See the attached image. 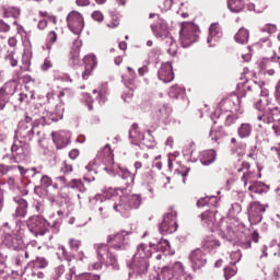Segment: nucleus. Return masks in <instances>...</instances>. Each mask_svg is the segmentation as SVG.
Wrapping results in <instances>:
<instances>
[{
  "instance_id": "f257e3e1",
  "label": "nucleus",
  "mask_w": 280,
  "mask_h": 280,
  "mask_svg": "<svg viewBox=\"0 0 280 280\" xmlns=\"http://www.w3.org/2000/svg\"><path fill=\"white\" fill-rule=\"evenodd\" d=\"M98 262H95L93 268L94 270H100L102 266H106L107 268H113V270H119V259L117 255L110 252L108 245L104 243H97L94 245Z\"/></svg>"
},
{
  "instance_id": "f03ea898",
  "label": "nucleus",
  "mask_w": 280,
  "mask_h": 280,
  "mask_svg": "<svg viewBox=\"0 0 280 280\" xmlns=\"http://www.w3.org/2000/svg\"><path fill=\"white\" fill-rule=\"evenodd\" d=\"M200 34V31L198 30V26L185 22L182 24V30L179 32V38L180 44L184 48L189 47L190 45H194V43L198 42V36Z\"/></svg>"
},
{
  "instance_id": "7ed1b4c3",
  "label": "nucleus",
  "mask_w": 280,
  "mask_h": 280,
  "mask_svg": "<svg viewBox=\"0 0 280 280\" xmlns=\"http://www.w3.org/2000/svg\"><path fill=\"white\" fill-rule=\"evenodd\" d=\"M177 215L178 212L176 209L170 208L163 217V221L160 224V231L165 234L176 233V231H178V221H176Z\"/></svg>"
},
{
  "instance_id": "20e7f679",
  "label": "nucleus",
  "mask_w": 280,
  "mask_h": 280,
  "mask_svg": "<svg viewBox=\"0 0 280 280\" xmlns=\"http://www.w3.org/2000/svg\"><path fill=\"white\" fill-rule=\"evenodd\" d=\"M130 233L126 231H120L114 234H109L107 236V244H105L108 248H113L114 250H126L128 246V235Z\"/></svg>"
},
{
  "instance_id": "39448f33",
  "label": "nucleus",
  "mask_w": 280,
  "mask_h": 280,
  "mask_svg": "<svg viewBox=\"0 0 280 280\" xmlns=\"http://www.w3.org/2000/svg\"><path fill=\"white\" fill-rule=\"evenodd\" d=\"M68 28L72 34L80 36L84 30V16L78 11H71L67 16Z\"/></svg>"
},
{
  "instance_id": "423d86ee",
  "label": "nucleus",
  "mask_w": 280,
  "mask_h": 280,
  "mask_svg": "<svg viewBox=\"0 0 280 280\" xmlns=\"http://www.w3.org/2000/svg\"><path fill=\"white\" fill-rule=\"evenodd\" d=\"M141 207V195L120 196L118 201L119 213H126L130 209Z\"/></svg>"
},
{
  "instance_id": "0eeeda50",
  "label": "nucleus",
  "mask_w": 280,
  "mask_h": 280,
  "mask_svg": "<svg viewBox=\"0 0 280 280\" xmlns=\"http://www.w3.org/2000/svg\"><path fill=\"white\" fill-rule=\"evenodd\" d=\"M266 209L267 206L261 205L259 201H253L247 209L250 224H259L264 220Z\"/></svg>"
},
{
  "instance_id": "6e6552de",
  "label": "nucleus",
  "mask_w": 280,
  "mask_h": 280,
  "mask_svg": "<svg viewBox=\"0 0 280 280\" xmlns=\"http://www.w3.org/2000/svg\"><path fill=\"white\" fill-rule=\"evenodd\" d=\"M96 209L101 218H108L113 211L119 213V202H116L115 199L100 200L96 203Z\"/></svg>"
},
{
  "instance_id": "1a4fd4ad",
  "label": "nucleus",
  "mask_w": 280,
  "mask_h": 280,
  "mask_svg": "<svg viewBox=\"0 0 280 280\" xmlns=\"http://www.w3.org/2000/svg\"><path fill=\"white\" fill-rule=\"evenodd\" d=\"M75 189H78V191H81V194L86 191V188L84 187V184H82V180L72 179L66 186H62L60 188L59 196H60V198H65V199L71 198L73 196V191H75Z\"/></svg>"
},
{
  "instance_id": "9d476101",
  "label": "nucleus",
  "mask_w": 280,
  "mask_h": 280,
  "mask_svg": "<svg viewBox=\"0 0 280 280\" xmlns=\"http://www.w3.org/2000/svg\"><path fill=\"white\" fill-rule=\"evenodd\" d=\"M16 93V83L14 81L7 82L0 89V110L5 109V105L10 103V97Z\"/></svg>"
},
{
  "instance_id": "9b49d317",
  "label": "nucleus",
  "mask_w": 280,
  "mask_h": 280,
  "mask_svg": "<svg viewBox=\"0 0 280 280\" xmlns=\"http://www.w3.org/2000/svg\"><path fill=\"white\" fill-rule=\"evenodd\" d=\"M27 228L35 236L45 235L47 228L45 226V219L43 217L34 215L31 217L27 222Z\"/></svg>"
},
{
  "instance_id": "f8f14e48",
  "label": "nucleus",
  "mask_w": 280,
  "mask_h": 280,
  "mask_svg": "<svg viewBox=\"0 0 280 280\" xmlns=\"http://www.w3.org/2000/svg\"><path fill=\"white\" fill-rule=\"evenodd\" d=\"M245 172L241 178L243 182L244 187H249V185H254V183H257V174L253 171H250V163L248 162H242V166L237 168L238 173Z\"/></svg>"
},
{
  "instance_id": "ddd939ff",
  "label": "nucleus",
  "mask_w": 280,
  "mask_h": 280,
  "mask_svg": "<svg viewBox=\"0 0 280 280\" xmlns=\"http://www.w3.org/2000/svg\"><path fill=\"white\" fill-rule=\"evenodd\" d=\"M189 259L192 264L194 270H200L203 266H207V254L202 249L197 248L191 252Z\"/></svg>"
},
{
  "instance_id": "4468645a",
  "label": "nucleus",
  "mask_w": 280,
  "mask_h": 280,
  "mask_svg": "<svg viewBox=\"0 0 280 280\" xmlns=\"http://www.w3.org/2000/svg\"><path fill=\"white\" fill-rule=\"evenodd\" d=\"M84 71L82 73L83 80H89L93 70L97 67V57L93 54H89L83 58Z\"/></svg>"
},
{
  "instance_id": "2eb2a0df",
  "label": "nucleus",
  "mask_w": 280,
  "mask_h": 280,
  "mask_svg": "<svg viewBox=\"0 0 280 280\" xmlns=\"http://www.w3.org/2000/svg\"><path fill=\"white\" fill-rule=\"evenodd\" d=\"M158 77L165 84L172 82L174 80V68L170 62L162 63L158 71Z\"/></svg>"
},
{
  "instance_id": "dca6fc26",
  "label": "nucleus",
  "mask_w": 280,
  "mask_h": 280,
  "mask_svg": "<svg viewBox=\"0 0 280 280\" xmlns=\"http://www.w3.org/2000/svg\"><path fill=\"white\" fill-rule=\"evenodd\" d=\"M172 116V107L170 105H162L160 106L153 114L152 119L153 121H162L165 124L167 119Z\"/></svg>"
},
{
  "instance_id": "f3484780",
  "label": "nucleus",
  "mask_w": 280,
  "mask_h": 280,
  "mask_svg": "<svg viewBox=\"0 0 280 280\" xmlns=\"http://www.w3.org/2000/svg\"><path fill=\"white\" fill-rule=\"evenodd\" d=\"M4 243L12 250H23L25 248V243L23 242V236L12 234L11 236H5Z\"/></svg>"
},
{
  "instance_id": "a211bd4d",
  "label": "nucleus",
  "mask_w": 280,
  "mask_h": 280,
  "mask_svg": "<svg viewBox=\"0 0 280 280\" xmlns=\"http://www.w3.org/2000/svg\"><path fill=\"white\" fill-rule=\"evenodd\" d=\"M220 38H222V30L220 28V24H211L207 39L208 45H210V47H215V43H218Z\"/></svg>"
},
{
  "instance_id": "6ab92c4d",
  "label": "nucleus",
  "mask_w": 280,
  "mask_h": 280,
  "mask_svg": "<svg viewBox=\"0 0 280 280\" xmlns=\"http://www.w3.org/2000/svg\"><path fill=\"white\" fill-rule=\"evenodd\" d=\"M75 275V269L71 268L69 271L65 269V265H60L55 269L54 280H72Z\"/></svg>"
},
{
  "instance_id": "aec40b11",
  "label": "nucleus",
  "mask_w": 280,
  "mask_h": 280,
  "mask_svg": "<svg viewBox=\"0 0 280 280\" xmlns=\"http://www.w3.org/2000/svg\"><path fill=\"white\" fill-rule=\"evenodd\" d=\"M220 246H222V243L213 235L207 236L201 243V247L208 253H212V250L220 248Z\"/></svg>"
},
{
  "instance_id": "412c9836",
  "label": "nucleus",
  "mask_w": 280,
  "mask_h": 280,
  "mask_svg": "<svg viewBox=\"0 0 280 280\" xmlns=\"http://www.w3.org/2000/svg\"><path fill=\"white\" fill-rule=\"evenodd\" d=\"M237 104H240V97L234 95L228 98H223L220 103V106L223 110L231 113L237 108Z\"/></svg>"
},
{
  "instance_id": "4be33fe9",
  "label": "nucleus",
  "mask_w": 280,
  "mask_h": 280,
  "mask_svg": "<svg viewBox=\"0 0 280 280\" xmlns=\"http://www.w3.org/2000/svg\"><path fill=\"white\" fill-rule=\"evenodd\" d=\"M148 268H150V262L145 258H137L133 257V270L137 275H145L148 272Z\"/></svg>"
},
{
  "instance_id": "5701e85b",
  "label": "nucleus",
  "mask_w": 280,
  "mask_h": 280,
  "mask_svg": "<svg viewBox=\"0 0 280 280\" xmlns=\"http://www.w3.org/2000/svg\"><path fill=\"white\" fill-rule=\"evenodd\" d=\"M14 202L19 206L15 209L13 218H25L27 215V201L21 197H14Z\"/></svg>"
},
{
  "instance_id": "b1692460",
  "label": "nucleus",
  "mask_w": 280,
  "mask_h": 280,
  "mask_svg": "<svg viewBox=\"0 0 280 280\" xmlns=\"http://www.w3.org/2000/svg\"><path fill=\"white\" fill-rule=\"evenodd\" d=\"M151 30L155 36H166L167 37V22L163 19H159V22L156 24H151Z\"/></svg>"
},
{
  "instance_id": "393cba45",
  "label": "nucleus",
  "mask_w": 280,
  "mask_h": 280,
  "mask_svg": "<svg viewBox=\"0 0 280 280\" xmlns=\"http://www.w3.org/2000/svg\"><path fill=\"white\" fill-rule=\"evenodd\" d=\"M278 60H280V57H271L270 58H264L260 62H259V69L264 72L266 71H270L271 69H277V62Z\"/></svg>"
},
{
  "instance_id": "a878e982",
  "label": "nucleus",
  "mask_w": 280,
  "mask_h": 280,
  "mask_svg": "<svg viewBox=\"0 0 280 280\" xmlns=\"http://www.w3.org/2000/svg\"><path fill=\"white\" fill-rule=\"evenodd\" d=\"M0 14H2L3 19H10L11 16L19 19V16H21V9L16 7H0Z\"/></svg>"
},
{
  "instance_id": "bb28decb",
  "label": "nucleus",
  "mask_w": 280,
  "mask_h": 280,
  "mask_svg": "<svg viewBox=\"0 0 280 280\" xmlns=\"http://www.w3.org/2000/svg\"><path fill=\"white\" fill-rule=\"evenodd\" d=\"M39 248L40 247H38L36 241H33L28 243L26 246L24 245V248H22L21 252L24 254L25 259H30V257H34V255L38 253Z\"/></svg>"
},
{
  "instance_id": "cd10ccee",
  "label": "nucleus",
  "mask_w": 280,
  "mask_h": 280,
  "mask_svg": "<svg viewBox=\"0 0 280 280\" xmlns=\"http://www.w3.org/2000/svg\"><path fill=\"white\" fill-rule=\"evenodd\" d=\"M93 95L96 97L98 104H105L108 100V86L102 85L98 90H93Z\"/></svg>"
},
{
  "instance_id": "c85d7f7f",
  "label": "nucleus",
  "mask_w": 280,
  "mask_h": 280,
  "mask_svg": "<svg viewBox=\"0 0 280 280\" xmlns=\"http://www.w3.org/2000/svg\"><path fill=\"white\" fill-rule=\"evenodd\" d=\"M136 259H150L152 257V250L148 249V245L141 243L137 247V253L135 255Z\"/></svg>"
},
{
  "instance_id": "c756f323",
  "label": "nucleus",
  "mask_w": 280,
  "mask_h": 280,
  "mask_svg": "<svg viewBox=\"0 0 280 280\" xmlns=\"http://www.w3.org/2000/svg\"><path fill=\"white\" fill-rule=\"evenodd\" d=\"M30 266L33 270V275H36L38 270H44V268H47L49 266V262L45 258L37 257L35 260L30 262Z\"/></svg>"
},
{
  "instance_id": "7c9ffc66",
  "label": "nucleus",
  "mask_w": 280,
  "mask_h": 280,
  "mask_svg": "<svg viewBox=\"0 0 280 280\" xmlns=\"http://www.w3.org/2000/svg\"><path fill=\"white\" fill-rule=\"evenodd\" d=\"M237 135L241 139H247L250 135H253V125L248 122H243L237 129Z\"/></svg>"
},
{
  "instance_id": "2f4dec72",
  "label": "nucleus",
  "mask_w": 280,
  "mask_h": 280,
  "mask_svg": "<svg viewBox=\"0 0 280 280\" xmlns=\"http://www.w3.org/2000/svg\"><path fill=\"white\" fill-rule=\"evenodd\" d=\"M217 156L215 150H208L202 153L200 162L202 165H211Z\"/></svg>"
},
{
  "instance_id": "473e14b6",
  "label": "nucleus",
  "mask_w": 280,
  "mask_h": 280,
  "mask_svg": "<svg viewBox=\"0 0 280 280\" xmlns=\"http://www.w3.org/2000/svg\"><path fill=\"white\" fill-rule=\"evenodd\" d=\"M150 248H158L159 250H162V253H165L172 248V245L170 244V241L161 238L160 241L150 242Z\"/></svg>"
},
{
  "instance_id": "72a5a7b5",
  "label": "nucleus",
  "mask_w": 280,
  "mask_h": 280,
  "mask_svg": "<svg viewBox=\"0 0 280 280\" xmlns=\"http://www.w3.org/2000/svg\"><path fill=\"white\" fill-rule=\"evenodd\" d=\"M248 30L240 28L238 32L234 36V40H236L240 45H246L249 38Z\"/></svg>"
},
{
  "instance_id": "f704fd0d",
  "label": "nucleus",
  "mask_w": 280,
  "mask_h": 280,
  "mask_svg": "<svg viewBox=\"0 0 280 280\" xmlns=\"http://www.w3.org/2000/svg\"><path fill=\"white\" fill-rule=\"evenodd\" d=\"M224 137H226V132L222 127H217L210 131V138L214 143H218L220 139H224Z\"/></svg>"
},
{
  "instance_id": "c9c22d12",
  "label": "nucleus",
  "mask_w": 280,
  "mask_h": 280,
  "mask_svg": "<svg viewBox=\"0 0 280 280\" xmlns=\"http://www.w3.org/2000/svg\"><path fill=\"white\" fill-rule=\"evenodd\" d=\"M247 189L252 192V194H266L267 191V187L266 184L257 180L256 183L249 185V187H247Z\"/></svg>"
},
{
  "instance_id": "e433bc0d",
  "label": "nucleus",
  "mask_w": 280,
  "mask_h": 280,
  "mask_svg": "<svg viewBox=\"0 0 280 280\" xmlns=\"http://www.w3.org/2000/svg\"><path fill=\"white\" fill-rule=\"evenodd\" d=\"M228 8L231 12H242L244 10V0H228Z\"/></svg>"
},
{
  "instance_id": "4c0bfd02",
  "label": "nucleus",
  "mask_w": 280,
  "mask_h": 280,
  "mask_svg": "<svg viewBox=\"0 0 280 280\" xmlns=\"http://www.w3.org/2000/svg\"><path fill=\"white\" fill-rule=\"evenodd\" d=\"M52 141L56 143L57 150H62V148H67V145H69V140L60 133H52Z\"/></svg>"
},
{
  "instance_id": "58836bf2",
  "label": "nucleus",
  "mask_w": 280,
  "mask_h": 280,
  "mask_svg": "<svg viewBox=\"0 0 280 280\" xmlns=\"http://www.w3.org/2000/svg\"><path fill=\"white\" fill-rule=\"evenodd\" d=\"M201 222L207 224L210 229L215 224V213L211 211H206L201 214Z\"/></svg>"
},
{
  "instance_id": "ea45409f",
  "label": "nucleus",
  "mask_w": 280,
  "mask_h": 280,
  "mask_svg": "<svg viewBox=\"0 0 280 280\" xmlns=\"http://www.w3.org/2000/svg\"><path fill=\"white\" fill-rule=\"evenodd\" d=\"M11 152L14 156V159H25V148L21 144H12Z\"/></svg>"
},
{
  "instance_id": "a19ab883",
  "label": "nucleus",
  "mask_w": 280,
  "mask_h": 280,
  "mask_svg": "<svg viewBox=\"0 0 280 280\" xmlns=\"http://www.w3.org/2000/svg\"><path fill=\"white\" fill-rule=\"evenodd\" d=\"M166 43L170 45L167 48V52L170 54V56H175L178 51V45L172 36H166Z\"/></svg>"
},
{
  "instance_id": "79ce46f5",
  "label": "nucleus",
  "mask_w": 280,
  "mask_h": 280,
  "mask_svg": "<svg viewBox=\"0 0 280 280\" xmlns=\"http://www.w3.org/2000/svg\"><path fill=\"white\" fill-rule=\"evenodd\" d=\"M16 52L14 50L8 51V55L4 56V60L7 65H10L11 67H19V59L14 57Z\"/></svg>"
},
{
  "instance_id": "37998d69",
  "label": "nucleus",
  "mask_w": 280,
  "mask_h": 280,
  "mask_svg": "<svg viewBox=\"0 0 280 280\" xmlns=\"http://www.w3.org/2000/svg\"><path fill=\"white\" fill-rule=\"evenodd\" d=\"M70 60H72L73 65H78L80 62V46H72L70 50Z\"/></svg>"
},
{
  "instance_id": "c03bdc74",
  "label": "nucleus",
  "mask_w": 280,
  "mask_h": 280,
  "mask_svg": "<svg viewBox=\"0 0 280 280\" xmlns=\"http://www.w3.org/2000/svg\"><path fill=\"white\" fill-rule=\"evenodd\" d=\"M57 255L59 259H65L66 261L71 260V255H69V252H67V247H65L63 245L58 246Z\"/></svg>"
},
{
  "instance_id": "a18cd8bd",
  "label": "nucleus",
  "mask_w": 280,
  "mask_h": 280,
  "mask_svg": "<svg viewBox=\"0 0 280 280\" xmlns=\"http://www.w3.org/2000/svg\"><path fill=\"white\" fill-rule=\"evenodd\" d=\"M242 260V252L240 249L231 252L230 254V264L232 266H235L236 264H240Z\"/></svg>"
},
{
  "instance_id": "49530a36",
  "label": "nucleus",
  "mask_w": 280,
  "mask_h": 280,
  "mask_svg": "<svg viewBox=\"0 0 280 280\" xmlns=\"http://www.w3.org/2000/svg\"><path fill=\"white\" fill-rule=\"evenodd\" d=\"M2 231L5 234V237H10L11 235H15L14 233V223L5 222L2 224Z\"/></svg>"
},
{
  "instance_id": "de8ad7c7",
  "label": "nucleus",
  "mask_w": 280,
  "mask_h": 280,
  "mask_svg": "<svg viewBox=\"0 0 280 280\" xmlns=\"http://www.w3.org/2000/svg\"><path fill=\"white\" fill-rule=\"evenodd\" d=\"M85 170L88 173L84 175L83 180H85V183H93V180H95L93 174H97V172L91 168V165L85 166Z\"/></svg>"
},
{
  "instance_id": "09e8293b",
  "label": "nucleus",
  "mask_w": 280,
  "mask_h": 280,
  "mask_svg": "<svg viewBox=\"0 0 280 280\" xmlns=\"http://www.w3.org/2000/svg\"><path fill=\"white\" fill-rule=\"evenodd\" d=\"M117 183H118V188L116 190L126 191V189H128V187H130V185H132V183H135V180L118 178Z\"/></svg>"
},
{
  "instance_id": "8fccbe9b",
  "label": "nucleus",
  "mask_w": 280,
  "mask_h": 280,
  "mask_svg": "<svg viewBox=\"0 0 280 280\" xmlns=\"http://www.w3.org/2000/svg\"><path fill=\"white\" fill-rule=\"evenodd\" d=\"M68 244H69L70 250L78 253L80 250V246H82V241L77 238H70Z\"/></svg>"
},
{
  "instance_id": "3c124183",
  "label": "nucleus",
  "mask_w": 280,
  "mask_h": 280,
  "mask_svg": "<svg viewBox=\"0 0 280 280\" xmlns=\"http://www.w3.org/2000/svg\"><path fill=\"white\" fill-rule=\"evenodd\" d=\"M133 136H129V139L131 140V143L133 145H139V143H141V141H143L144 136L142 132L137 131V133H132Z\"/></svg>"
},
{
  "instance_id": "603ef678",
  "label": "nucleus",
  "mask_w": 280,
  "mask_h": 280,
  "mask_svg": "<svg viewBox=\"0 0 280 280\" xmlns=\"http://www.w3.org/2000/svg\"><path fill=\"white\" fill-rule=\"evenodd\" d=\"M119 24H120L119 16L114 14L110 16V20L107 22V27H109V30H115V27H119Z\"/></svg>"
},
{
  "instance_id": "864d4df0",
  "label": "nucleus",
  "mask_w": 280,
  "mask_h": 280,
  "mask_svg": "<svg viewBox=\"0 0 280 280\" xmlns=\"http://www.w3.org/2000/svg\"><path fill=\"white\" fill-rule=\"evenodd\" d=\"M119 179H127V180H135V177L132 174L129 173L126 168H120L118 172Z\"/></svg>"
},
{
  "instance_id": "5fc2aeb1",
  "label": "nucleus",
  "mask_w": 280,
  "mask_h": 280,
  "mask_svg": "<svg viewBox=\"0 0 280 280\" xmlns=\"http://www.w3.org/2000/svg\"><path fill=\"white\" fill-rule=\"evenodd\" d=\"M237 275V267H225L224 268V277L226 280L235 277Z\"/></svg>"
},
{
  "instance_id": "6e6d98bb",
  "label": "nucleus",
  "mask_w": 280,
  "mask_h": 280,
  "mask_svg": "<svg viewBox=\"0 0 280 280\" xmlns=\"http://www.w3.org/2000/svg\"><path fill=\"white\" fill-rule=\"evenodd\" d=\"M72 95H73V92L71 91V89L65 88L59 92L58 98L60 100V102H62L63 97H67V100H69V97H71Z\"/></svg>"
},
{
  "instance_id": "4d7b16f0",
  "label": "nucleus",
  "mask_w": 280,
  "mask_h": 280,
  "mask_svg": "<svg viewBox=\"0 0 280 280\" xmlns=\"http://www.w3.org/2000/svg\"><path fill=\"white\" fill-rule=\"evenodd\" d=\"M101 277L93 273H81L77 277V280H100Z\"/></svg>"
},
{
  "instance_id": "13d9d810",
  "label": "nucleus",
  "mask_w": 280,
  "mask_h": 280,
  "mask_svg": "<svg viewBox=\"0 0 280 280\" xmlns=\"http://www.w3.org/2000/svg\"><path fill=\"white\" fill-rule=\"evenodd\" d=\"M237 119H240V117L235 114L228 115L225 118V126L231 127L233 124H237Z\"/></svg>"
},
{
  "instance_id": "bf43d9fd",
  "label": "nucleus",
  "mask_w": 280,
  "mask_h": 280,
  "mask_svg": "<svg viewBox=\"0 0 280 280\" xmlns=\"http://www.w3.org/2000/svg\"><path fill=\"white\" fill-rule=\"evenodd\" d=\"M40 185L42 187H51V185H54V179L48 175H43L40 178Z\"/></svg>"
},
{
  "instance_id": "052dcab7",
  "label": "nucleus",
  "mask_w": 280,
  "mask_h": 280,
  "mask_svg": "<svg viewBox=\"0 0 280 280\" xmlns=\"http://www.w3.org/2000/svg\"><path fill=\"white\" fill-rule=\"evenodd\" d=\"M183 93V89H180L178 85H173L170 90V96L178 98V95Z\"/></svg>"
},
{
  "instance_id": "680f3d73",
  "label": "nucleus",
  "mask_w": 280,
  "mask_h": 280,
  "mask_svg": "<svg viewBox=\"0 0 280 280\" xmlns=\"http://www.w3.org/2000/svg\"><path fill=\"white\" fill-rule=\"evenodd\" d=\"M62 174H71L73 172V165L69 164V162L63 161L61 164Z\"/></svg>"
},
{
  "instance_id": "e2e57ef3",
  "label": "nucleus",
  "mask_w": 280,
  "mask_h": 280,
  "mask_svg": "<svg viewBox=\"0 0 280 280\" xmlns=\"http://www.w3.org/2000/svg\"><path fill=\"white\" fill-rule=\"evenodd\" d=\"M103 154L106 159L109 161H113V149L110 148V144H106L103 149Z\"/></svg>"
},
{
  "instance_id": "0e129e2a",
  "label": "nucleus",
  "mask_w": 280,
  "mask_h": 280,
  "mask_svg": "<svg viewBox=\"0 0 280 280\" xmlns=\"http://www.w3.org/2000/svg\"><path fill=\"white\" fill-rule=\"evenodd\" d=\"M58 40V34L55 31H50L47 35L48 45H54Z\"/></svg>"
},
{
  "instance_id": "69168bd1",
  "label": "nucleus",
  "mask_w": 280,
  "mask_h": 280,
  "mask_svg": "<svg viewBox=\"0 0 280 280\" xmlns=\"http://www.w3.org/2000/svg\"><path fill=\"white\" fill-rule=\"evenodd\" d=\"M19 254L15 256V265L18 266H23L25 262V254L22 253L21 250H16Z\"/></svg>"
},
{
  "instance_id": "338daca9",
  "label": "nucleus",
  "mask_w": 280,
  "mask_h": 280,
  "mask_svg": "<svg viewBox=\"0 0 280 280\" xmlns=\"http://www.w3.org/2000/svg\"><path fill=\"white\" fill-rule=\"evenodd\" d=\"M261 32H267V34H275V32H277V25H275V24H266L261 28Z\"/></svg>"
},
{
  "instance_id": "774afa93",
  "label": "nucleus",
  "mask_w": 280,
  "mask_h": 280,
  "mask_svg": "<svg viewBox=\"0 0 280 280\" xmlns=\"http://www.w3.org/2000/svg\"><path fill=\"white\" fill-rule=\"evenodd\" d=\"M93 21H97V23H102L104 21V13L101 11H94L92 13Z\"/></svg>"
}]
</instances>
